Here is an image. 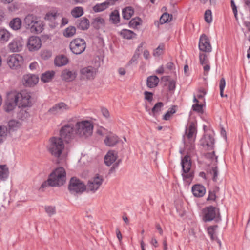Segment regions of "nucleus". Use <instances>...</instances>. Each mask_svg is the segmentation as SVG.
Wrapping results in <instances>:
<instances>
[{"label":"nucleus","instance_id":"obj_1","mask_svg":"<svg viewBox=\"0 0 250 250\" xmlns=\"http://www.w3.org/2000/svg\"><path fill=\"white\" fill-rule=\"evenodd\" d=\"M74 137V126L67 124L62 127L60 131V137H53L50 139L49 152L55 157L59 158L64 148V142L68 143Z\"/></svg>","mask_w":250,"mask_h":250},{"label":"nucleus","instance_id":"obj_2","mask_svg":"<svg viewBox=\"0 0 250 250\" xmlns=\"http://www.w3.org/2000/svg\"><path fill=\"white\" fill-rule=\"evenodd\" d=\"M66 171L63 167H60L56 168L49 175L47 180L42 183L41 188L63 185L66 182Z\"/></svg>","mask_w":250,"mask_h":250},{"label":"nucleus","instance_id":"obj_3","mask_svg":"<svg viewBox=\"0 0 250 250\" xmlns=\"http://www.w3.org/2000/svg\"><path fill=\"white\" fill-rule=\"evenodd\" d=\"M93 125L91 122L85 120L78 122L75 125V132L81 137L86 138L93 132Z\"/></svg>","mask_w":250,"mask_h":250},{"label":"nucleus","instance_id":"obj_4","mask_svg":"<svg viewBox=\"0 0 250 250\" xmlns=\"http://www.w3.org/2000/svg\"><path fill=\"white\" fill-rule=\"evenodd\" d=\"M196 133L197 129L195 125L193 122H191L188 127L186 128L185 134L183 136L185 145L187 147L189 146L188 149L190 150L194 148V142Z\"/></svg>","mask_w":250,"mask_h":250},{"label":"nucleus","instance_id":"obj_5","mask_svg":"<svg viewBox=\"0 0 250 250\" xmlns=\"http://www.w3.org/2000/svg\"><path fill=\"white\" fill-rule=\"evenodd\" d=\"M203 220L205 222L212 220L218 222L221 220L219 209L212 206L205 208L203 210Z\"/></svg>","mask_w":250,"mask_h":250},{"label":"nucleus","instance_id":"obj_6","mask_svg":"<svg viewBox=\"0 0 250 250\" xmlns=\"http://www.w3.org/2000/svg\"><path fill=\"white\" fill-rule=\"evenodd\" d=\"M68 190L73 195L81 194L86 191V185L81 180L76 177H72L69 181Z\"/></svg>","mask_w":250,"mask_h":250},{"label":"nucleus","instance_id":"obj_7","mask_svg":"<svg viewBox=\"0 0 250 250\" xmlns=\"http://www.w3.org/2000/svg\"><path fill=\"white\" fill-rule=\"evenodd\" d=\"M181 165L182 167V176L184 180L188 181L193 177V173L190 171L191 167V161L189 156H185L182 159Z\"/></svg>","mask_w":250,"mask_h":250},{"label":"nucleus","instance_id":"obj_8","mask_svg":"<svg viewBox=\"0 0 250 250\" xmlns=\"http://www.w3.org/2000/svg\"><path fill=\"white\" fill-rule=\"evenodd\" d=\"M86 46L85 40L80 38L73 39L69 44L71 51L76 55H79L83 53L86 48Z\"/></svg>","mask_w":250,"mask_h":250},{"label":"nucleus","instance_id":"obj_9","mask_svg":"<svg viewBox=\"0 0 250 250\" xmlns=\"http://www.w3.org/2000/svg\"><path fill=\"white\" fill-rule=\"evenodd\" d=\"M16 96V100L18 102L19 107H30L32 105V102L30 100L31 96L26 91H22L20 93L14 92Z\"/></svg>","mask_w":250,"mask_h":250},{"label":"nucleus","instance_id":"obj_10","mask_svg":"<svg viewBox=\"0 0 250 250\" xmlns=\"http://www.w3.org/2000/svg\"><path fill=\"white\" fill-rule=\"evenodd\" d=\"M104 179L103 176L99 174H96L88 181L86 186V190H87V192L90 191L93 193L95 192L99 189Z\"/></svg>","mask_w":250,"mask_h":250},{"label":"nucleus","instance_id":"obj_11","mask_svg":"<svg viewBox=\"0 0 250 250\" xmlns=\"http://www.w3.org/2000/svg\"><path fill=\"white\" fill-rule=\"evenodd\" d=\"M23 58L19 54H13L9 56L7 59L8 66L13 69H17L23 63Z\"/></svg>","mask_w":250,"mask_h":250},{"label":"nucleus","instance_id":"obj_12","mask_svg":"<svg viewBox=\"0 0 250 250\" xmlns=\"http://www.w3.org/2000/svg\"><path fill=\"white\" fill-rule=\"evenodd\" d=\"M69 109V107L65 103L61 102L54 104L47 111L50 115H57L62 114Z\"/></svg>","mask_w":250,"mask_h":250},{"label":"nucleus","instance_id":"obj_13","mask_svg":"<svg viewBox=\"0 0 250 250\" xmlns=\"http://www.w3.org/2000/svg\"><path fill=\"white\" fill-rule=\"evenodd\" d=\"M97 68L91 66L84 67L80 70L81 79L93 80L97 74Z\"/></svg>","mask_w":250,"mask_h":250},{"label":"nucleus","instance_id":"obj_14","mask_svg":"<svg viewBox=\"0 0 250 250\" xmlns=\"http://www.w3.org/2000/svg\"><path fill=\"white\" fill-rule=\"evenodd\" d=\"M199 48L200 51L206 53H209L211 51L212 47L210 40L204 34H202L200 38Z\"/></svg>","mask_w":250,"mask_h":250},{"label":"nucleus","instance_id":"obj_15","mask_svg":"<svg viewBox=\"0 0 250 250\" xmlns=\"http://www.w3.org/2000/svg\"><path fill=\"white\" fill-rule=\"evenodd\" d=\"M16 96L15 92L9 93L7 100L5 101V109L6 111L9 112L14 109L16 106H18V102L16 100Z\"/></svg>","mask_w":250,"mask_h":250},{"label":"nucleus","instance_id":"obj_16","mask_svg":"<svg viewBox=\"0 0 250 250\" xmlns=\"http://www.w3.org/2000/svg\"><path fill=\"white\" fill-rule=\"evenodd\" d=\"M27 46L30 51L38 50L42 46L41 40L38 37L32 36L29 38Z\"/></svg>","mask_w":250,"mask_h":250},{"label":"nucleus","instance_id":"obj_17","mask_svg":"<svg viewBox=\"0 0 250 250\" xmlns=\"http://www.w3.org/2000/svg\"><path fill=\"white\" fill-rule=\"evenodd\" d=\"M39 79V77L37 75L28 74L23 76L22 81L25 86L31 87L38 83Z\"/></svg>","mask_w":250,"mask_h":250},{"label":"nucleus","instance_id":"obj_18","mask_svg":"<svg viewBox=\"0 0 250 250\" xmlns=\"http://www.w3.org/2000/svg\"><path fill=\"white\" fill-rule=\"evenodd\" d=\"M201 144L203 146L206 147L208 150L214 148V139L210 134H206L201 139Z\"/></svg>","mask_w":250,"mask_h":250},{"label":"nucleus","instance_id":"obj_19","mask_svg":"<svg viewBox=\"0 0 250 250\" xmlns=\"http://www.w3.org/2000/svg\"><path fill=\"white\" fill-rule=\"evenodd\" d=\"M119 138L113 133H110L106 136L104 142L106 146L109 147L114 146L119 142Z\"/></svg>","mask_w":250,"mask_h":250},{"label":"nucleus","instance_id":"obj_20","mask_svg":"<svg viewBox=\"0 0 250 250\" xmlns=\"http://www.w3.org/2000/svg\"><path fill=\"white\" fill-rule=\"evenodd\" d=\"M117 153L114 150H109L104 156V161L106 165L110 166L117 159Z\"/></svg>","mask_w":250,"mask_h":250},{"label":"nucleus","instance_id":"obj_21","mask_svg":"<svg viewBox=\"0 0 250 250\" xmlns=\"http://www.w3.org/2000/svg\"><path fill=\"white\" fill-rule=\"evenodd\" d=\"M76 76L77 73L75 71H70L68 69L63 70L61 74L62 78L67 82L73 81Z\"/></svg>","mask_w":250,"mask_h":250},{"label":"nucleus","instance_id":"obj_22","mask_svg":"<svg viewBox=\"0 0 250 250\" xmlns=\"http://www.w3.org/2000/svg\"><path fill=\"white\" fill-rule=\"evenodd\" d=\"M22 46L21 42L17 39L13 40L8 45L10 50L13 52L20 51L22 50Z\"/></svg>","mask_w":250,"mask_h":250},{"label":"nucleus","instance_id":"obj_23","mask_svg":"<svg viewBox=\"0 0 250 250\" xmlns=\"http://www.w3.org/2000/svg\"><path fill=\"white\" fill-rule=\"evenodd\" d=\"M192 191L195 196L200 197L205 195L206 189L203 185L196 184L193 186Z\"/></svg>","mask_w":250,"mask_h":250},{"label":"nucleus","instance_id":"obj_24","mask_svg":"<svg viewBox=\"0 0 250 250\" xmlns=\"http://www.w3.org/2000/svg\"><path fill=\"white\" fill-rule=\"evenodd\" d=\"M76 25L78 29L84 30L88 28L89 21L87 18L83 17L77 20Z\"/></svg>","mask_w":250,"mask_h":250},{"label":"nucleus","instance_id":"obj_25","mask_svg":"<svg viewBox=\"0 0 250 250\" xmlns=\"http://www.w3.org/2000/svg\"><path fill=\"white\" fill-rule=\"evenodd\" d=\"M43 27L42 22L37 19L29 29L32 33L38 34L42 32L43 29Z\"/></svg>","mask_w":250,"mask_h":250},{"label":"nucleus","instance_id":"obj_26","mask_svg":"<svg viewBox=\"0 0 250 250\" xmlns=\"http://www.w3.org/2000/svg\"><path fill=\"white\" fill-rule=\"evenodd\" d=\"M36 20H37V17L32 14H29L26 16L24 20V24L26 28L29 29Z\"/></svg>","mask_w":250,"mask_h":250},{"label":"nucleus","instance_id":"obj_27","mask_svg":"<svg viewBox=\"0 0 250 250\" xmlns=\"http://www.w3.org/2000/svg\"><path fill=\"white\" fill-rule=\"evenodd\" d=\"M68 62V59L64 55L57 56L55 59V64L58 66H62L66 65Z\"/></svg>","mask_w":250,"mask_h":250},{"label":"nucleus","instance_id":"obj_28","mask_svg":"<svg viewBox=\"0 0 250 250\" xmlns=\"http://www.w3.org/2000/svg\"><path fill=\"white\" fill-rule=\"evenodd\" d=\"M159 79L156 76H150L147 78V85L149 88H154L157 86Z\"/></svg>","mask_w":250,"mask_h":250},{"label":"nucleus","instance_id":"obj_29","mask_svg":"<svg viewBox=\"0 0 250 250\" xmlns=\"http://www.w3.org/2000/svg\"><path fill=\"white\" fill-rule=\"evenodd\" d=\"M92 26L96 29H99L104 26V20L100 17L95 18L92 22Z\"/></svg>","mask_w":250,"mask_h":250},{"label":"nucleus","instance_id":"obj_30","mask_svg":"<svg viewBox=\"0 0 250 250\" xmlns=\"http://www.w3.org/2000/svg\"><path fill=\"white\" fill-rule=\"evenodd\" d=\"M9 26L12 29L17 30L21 27V21L19 18H14L10 21Z\"/></svg>","mask_w":250,"mask_h":250},{"label":"nucleus","instance_id":"obj_31","mask_svg":"<svg viewBox=\"0 0 250 250\" xmlns=\"http://www.w3.org/2000/svg\"><path fill=\"white\" fill-rule=\"evenodd\" d=\"M142 43L138 47L131 60L128 62L127 65H130L133 64H137V59L140 56V48L142 47Z\"/></svg>","mask_w":250,"mask_h":250},{"label":"nucleus","instance_id":"obj_32","mask_svg":"<svg viewBox=\"0 0 250 250\" xmlns=\"http://www.w3.org/2000/svg\"><path fill=\"white\" fill-rule=\"evenodd\" d=\"M110 5V2L106 0L104 2L97 4L93 7V10L96 12H99L106 9Z\"/></svg>","mask_w":250,"mask_h":250},{"label":"nucleus","instance_id":"obj_33","mask_svg":"<svg viewBox=\"0 0 250 250\" xmlns=\"http://www.w3.org/2000/svg\"><path fill=\"white\" fill-rule=\"evenodd\" d=\"M134 13V9L131 7H127L123 9L122 15L124 19L129 20Z\"/></svg>","mask_w":250,"mask_h":250},{"label":"nucleus","instance_id":"obj_34","mask_svg":"<svg viewBox=\"0 0 250 250\" xmlns=\"http://www.w3.org/2000/svg\"><path fill=\"white\" fill-rule=\"evenodd\" d=\"M54 72L53 71H47L42 74L41 80L44 83L50 81L53 78Z\"/></svg>","mask_w":250,"mask_h":250},{"label":"nucleus","instance_id":"obj_35","mask_svg":"<svg viewBox=\"0 0 250 250\" xmlns=\"http://www.w3.org/2000/svg\"><path fill=\"white\" fill-rule=\"evenodd\" d=\"M120 35L124 38L126 39H131L134 38L136 36V34L135 33L130 30L127 29H123L120 32Z\"/></svg>","mask_w":250,"mask_h":250},{"label":"nucleus","instance_id":"obj_36","mask_svg":"<svg viewBox=\"0 0 250 250\" xmlns=\"http://www.w3.org/2000/svg\"><path fill=\"white\" fill-rule=\"evenodd\" d=\"M10 37V33L6 29H0V42H7Z\"/></svg>","mask_w":250,"mask_h":250},{"label":"nucleus","instance_id":"obj_37","mask_svg":"<svg viewBox=\"0 0 250 250\" xmlns=\"http://www.w3.org/2000/svg\"><path fill=\"white\" fill-rule=\"evenodd\" d=\"M110 20L112 23L117 24L120 21V15L118 10H115L110 15Z\"/></svg>","mask_w":250,"mask_h":250},{"label":"nucleus","instance_id":"obj_38","mask_svg":"<svg viewBox=\"0 0 250 250\" xmlns=\"http://www.w3.org/2000/svg\"><path fill=\"white\" fill-rule=\"evenodd\" d=\"M21 125V124L19 122L14 120H10L8 123L9 131H14Z\"/></svg>","mask_w":250,"mask_h":250},{"label":"nucleus","instance_id":"obj_39","mask_svg":"<svg viewBox=\"0 0 250 250\" xmlns=\"http://www.w3.org/2000/svg\"><path fill=\"white\" fill-rule=\"evenodd\" d=\"M76 33V28L74 26H70L65 29L63 35L65 37L69 38L73 36Z\"/></svg>","mask_w":250,"mask_h":250},{"label":"nucleus","instance_id":"obj_40","mask_svg":"<svg viewBox=\"0 0 250 250\" xmlns=\"http://www.w3.org/2000/svg\"><path fill=\"white\" fill-rule=\"evenodd\" d=\"M172 19V15L167 13H164L161 16L160 19V23L162 24L167 22L170 21Z\"/></svg>","mask_w":250,"mask_h":250},{"label":"nucleus","instance_id":"obj_41","mask_svg":"<svg viewBox=\"0 0 250 250\" xmlns=\"http://www.w3.org/2000/svg\"><path fill=\"white\" fill-rule=\"evenodd\" d=\"M8 175V168L6 165L0 166V179H5Z\"/></svg>","mask_w":250,"mask_h":250},{"label":"nucleus","instance_id":"obj_42","mask_svg":"<svg viewBox=\"0 0 250 250\" xmlns=\"http://www.w3.org/2000/svg\"><path fill=\"white\" fill-rule=\"evenodd\" d=\"M163 106L164 104L162 102H159L157 103L151 110L152 115L155 116L156 114L161 111Z\"/></svg>","mask_w":250,"mask_h":250},{"label":"nucleus","instance_id":"obj_43","mask_svg":"<svg viewBox=\"0 0 250 250\" xmlns=\"http://www.w3.org/2000/svg\"><path fill=\"white\" fill-rule=\"evenodd\" d=\"M83 13V9L81 7H76L71 11L72 15L75 18L81 17Z\"/></svg>","mask_w":250,"mask_h":250},{"label":"nucleus","instance_id":"obj_44","mask_svg":"<svg viewBox=\"0 0 250 250\" xmlns=\"http://www.w3.org/2000/svg\"><path fill=\"white\" fill-rule=\"evenodd\" d=\"M7 134V128L4 126H0V143L6 138Z\"/></svg>","mask_w":250,"mask_h":250},{"label":"nucleus","instance_id":"obj_45","mask_svg":"<svg viewBox=\"0 0 250 250\" xmlns=\"http://www.w3.org/2000/svg\"><path fill=\"white\" fill-rule=\"evenodd\" d=\"M175 106H173L171 108H170L164 115L163 119L165 120H168L171 115L175 113Z\"/></svg>","mask_w":250,"mask_h":250},{"label":"nucleus","instance_id":"obj_46","mask_svg":"<svg viewBox=\"0 0 250 250\" xmlns=\"http://www.w3.org/2000/svg\"><path fill=\"white\" fill-rule=\"evenodd\" d=\"M203 104H198L196 103L192 105V108L193 111H195L199 113H203Z\"/></svg>","mask_w":250,"mask_h":250},{"label":"nucleus","instance_id":"obj_47","mask_svg":"<svg viewBox=\"0 0 250 250\" xmlns=\"http://www.w3.org/2000/svg\"><path fill=\"white\" fill-rule=\"evenodd\" d=\"M199 60L200 64L204 65L205 64L208 63L209 60L207 55L205 53H200L199 55Z\"/></svg>","mask_w":250,"mask_h":250},{"label":"nucleus","instance_id":"obj_48","mask_svg":"<svg viewBox=\"0 0 250 250\" xmlns=\"http://www.w3.org/2000/svg\"><path fill=\"white\" fill-rule=\"evenodd\" d=\"M141 20L140 18L132 19L129 23V25L131 27L135 28L141 24Z\"/></svg>","mask_w":250,"mask_h":250},{"label":"nucleus","instance_id":"obj_49","mask_svg":"<svg viewBox=\"0 0 250 250\" xmlns=\"http://www.w3.org/2000/svg\"><path fill=\"white\" fill-rule=\"evenodd\" d=\"M164 45L160 44L155 50H154L153 55L154 57H159L163 53Z\"/></svg>","mask_w":250,"mask_h":250},{"label":"nucleus","instance_id":"obj_50","mask_svg":"<svg viewBox=\"0 0 250 250\" xmlns=\"http://www.w3.org/2000/svg\"><path fill=\"white\" fill-rule=\"evenodd\" d=\"M226 85V82L224 78H221V79L219 83V87H220V95L222 97H223L224 96H227V95H224L223 93L224 89Z\"/></svg>","mask_w":250,"mask_h":250},{"label":"nucleus","instance_id":"obj_51","mask_svg":"<svg viewBox=\"0 0 250 250\" xmlns=\"http://www.w3.org/2000/svg\"><path fill=\"white\" fill-rule=\"evenodd\" d=\"M210 174L212 175V180L214 182H216L218 178V170L217 166L212 167L210 171Z\"/></svg>","mask_w":250,"mask_h":250},{"label":"nucleus","instance_id":"obj_52","mask_svg":"<svg viewBox=\"0 0 250 250\" xmlns=\"http://www.w3.org/2000/svg\"><path fill=\"white\" fill-rule=\"evenodd\" d=\"M204 18L205 21L208 23L212 21V15L210 10H207L205 11Z\"/></svg>","mask_w":250,"mask_h":250},{"label":"nucleus","instance_id":"obj_53","mask_svg":"<svg viewBox=\"0 0 250 250\" xmlns=\"http://www.w3.org/2000/svg\"><path fill=\"white\" fill-rule=\"evenodd\" d=\"M45 209L46 213L49 215V216H51L56 213V208L53 206H46L45 207Z\"/></svg>","mask_w":250,"mask_h":250},{"label":"nucleus","instance_id":"obj_54","mask_svg":"<svg viewBox=\"0 0 250 250\" xmlns=\"http://www.w3.org/2000/svg\"><path fill=\"white\" fill-rule=\"evenodd\" d=\"M217 227V225H214L209 227L208 229V233L212 240L214 239V234L215 230Z\"/></svg>","mask_w":250,"mask_h":250},{"label":"nucleus","instance_id":"obj_55","mask_svg":"<svg viewBox=\"0 0 250 250\" xmlns=\"http://www.w3.org/2000/svg\"><path fill=\"white\" fill-rule=\"evenodd\" d=\"M176 86V82L174 80L169 81L168 83V88L169 91H173L175 89Z\"/></svg>","mask_w":250,"mask_h":250},{"label":"nucleus","instance_id":"obj_56","mask_svg":"<svg viewBox=\"0 0 250 250\" xmlns=\"http://www.w3.org/2000/svg\"><path fill=\"white\" fill-rule=\"evenodd\" d=\"M145 98L146 100L151 102L153 100V93L150 92L145 91L144 92Z\"/></svg>","mask_w":250,"mask_h":250},{"label":"nucleus","instance_id":"obj_57","mask_svg":"<svg viewBox=\"0 0 250 250\" xmlns=\"http://www.w3.org/2000/svg\"><path fill=\"white\" fill-rule=\"evenodd\" d=\"M198 92L200 93L197 95V97L199 99H203L204 96L206 94V92L203 88H200L198 90Z\"/></svg>","mask_w":250,"mask_h":250},{"label":"nucleus","instance_id":"obj_58","mask_svg":"<svg viewBox=\"0 0 250 250\" xmlns=\"http://www.w3.org/2000/svg\"><path fill=\"white\" fill-rule=\"evenodd\" d=\"M216 198V193L212 192L211 190L209 191V195L207 198V200H212L215 201Z\"/></svg>","mask_w":250,"mask_h":250},{"label":"nucleus","instance_id":"obj_59","mask_svg":"<svg viewBox=\"0 0 250 250\" xmlns=\"http://www.w3.org/2000/svg\"><path fill=\"white\" fill-rule=\"evenodd\" d=\"M231 6L234 13V15L235 16V17L237 19V7L235 5L234 1L233 0H231Z\"/></svg>","mask_w":250,"mask_h":250},{"label":"nucleus","instance_id":"obj_60","mask_svg":"<svg viewBox=\"0 0 250 250\" xmlns=\"http://www.w3.org/2000/svg\"><path fill=\"white\" fill-rule=\"evenodd\" d=\"M101 112L103 115L106 118H108L110 116V114L108 110L104 107L101 108Z\"/></svg>","mask_w":250,"mask_h":250},{"label":"nucleus","instance_id":"obj_61","mask_svg":"<svg viewBox=\"0 0 250 250\" xmlns=\"http://www.w3.org/2000/svg\"><path fill=\"white\" fill-rule=\"evenodd\" d=\"M42 57L44 59H46L49 58L51 56L50 53L47 51H44L42 52L41 54Z\"/></svg>","mask_w":250,"mask_h":250},{"label":"nucleus","instance_id":"obj_62","mask_svg":"<svg viewBox=\"0 0 250 250\" xmlns=\"http://www.w3.org/2000/svg\"><path fill=\"white\" fill-rule=\"evenodd\" d=\"M166 68L169 70H172L174 68V64L172 62H168L166 65Z\"/></svg>","mask_w":250,"mask_h":250},{"label":"nucleus","instance_id":"obj_63","mask_svg":"<svg viewBox=\"0 0 250 250\" xmlns=\"http://www.w3.org/2000/svg\"><path fill=\"white\" fill-rule=\"evenodd\" d=\"M5 13L4 11L0 9V23H1L5 19Z\"/></svg>","mask_w":250,"mask_h":250},{"label":"nucleus","instance_id":"obj_64","mask_svg":"<svg viewBox=\"0 0 250 250\" xmlns=\"http://www.w3.org/2000/svg\"><path fill=\"white\" fill-rule=\"evenodd\" d=\"M204 65H205L203 67L204 72H205V73H207L210 70V66L209 65V63H206V64H205Z\"/></svg>","mask_w":250,"mask_h":250}]
</instances>
